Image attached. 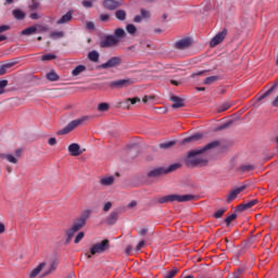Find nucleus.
I'll return each mask as SVG.
<instances>
[{"mask_svg":"<svg viewBox=\"0 0 278 278\" xmlns=\"http://www.w3.org/2000/svg\"><path fill=\"white\" fill-rule=\"evenodd\" d=\"M67 151L73 157H79L84 153L79 143H72L68 146Z\"/></svg>","mask_w":278,"mask_h":278,"instance_id":"obj_12","label":"nucleus"},{"mask_svg":"<svg viewBox=\"0 0 278 278\" xmlns=\"http://www.w3.org/2000/svg\"><path fill=\"white\" fill-rule=\"evenodd\" d=\"M256 203H257V200H252L247 203L240 204L237 207V212H244V210H251V207H253V205H255Z\"/></svg>","mask_w":278,"mask_h":278,"instance_id":"obj_17","label":"nucleus"},{"mask_svg":"<svg viewBox=\"0 0 278 278\" xmlns=\"http://www.w3.org/2000/svg\"><path fill=\"white\" fill-rule=\"evenodd\" d=\"M177 273H179V269L174 268L173 270L165 274L164 278H173V277H175V275H177Z\"/></svg>","mask_w":278,"mask_h":278,"instance_id":"obj_43","label":"nucleus"},{"mask_svg":"<svg viewBox=\"0 0 278 278\" xmlns=\"http://www.w3.org/2000/svg\"><path fill=\"white\" fill-rule=\"evenodd\" d=\"M115 16L118 21H125L127 18V12H125L124 10H117L115 12Z\"/></svg>","mask_w":278,"mask_h":278,"instance_id":"obj_30","label":"nucleus"},{"mask_svg":"<svg viewBox=\"0 0 278 278\" xmlns=\"http://www.w3.org/2000/svg\"><path fill=\"white\" fill-rule=\"evenodd\" d=\"M172 101H173V105H172V108H174V109H179V108H184V99H181V98H179V97H177V96H173L172 98Z\"/></svg>","mask_w":278,"mask_h":278,"instance_id":"obj_23","label":"nucleus"},{"mask_svg":"<svg viewBox=\"0 0 278 278\" xmlns=\"http://www.w3.org/2000/svg\"><path fill=\"white\" fill-rule=\"evenodd\" d=\"M127 36V33H125V29L117 28L114 30L113 35H106L103 37V39L100 41L101 49H110L112 47H118L121 43V40Z\"/></svg>","mask_w":278,"mask_h":278,"instance_id":"obj_2","label":"nucleus"},{"mask_svg":"<svg viewBox=\"0 0 278 278\" xmlns=\"http://www.w3.org/2000/svg\"><path fill=\"white\" fill-rule=\"evenodd\" d=\"M36 34V26H29L28 28H25L24 30H22V36H31Z\"/></svg>","mask_w":278,"mask_h":278,"instance_id":"obj_27","label":"nucleus"},{"mask_svg":"<svg viewBox=\"0 0 278 278\" xmlns=\"http://www.w3.org/2000/svg\"><path fill=\"white\" fill-rule=\"evenodd\" d=\"M197 195L193 194H169L157 199V203H188L189 201H195Z\"/></svg>","mask_w":278,"mask_h":278,"instance_id":"obj_3","label":"nucleus"},{"mask_svg":"<svg viewBox=\"0 0 278 278\" xmlns=\"http://www.w3.org/2000/svg\"><path fill=\"white\" fill-rule=\"evenodd\" d=\"M103 5L106 10H116L121 4L116 0H104Z\"/></svg>","mask_w":278,"mask_h":278,"instance_id":"obj_18","label":"nucleus"},{"mask_svg":"<svg viewBox=\"0 0 278 278\" xmlns=\"http://www.w3.org/2000/svg\"><path fill=\"white\" fill-rule=\"evenodd\" d=\"M5 232V225L3 223H0V233Z\"/></svg>","mask_w":278,"mask_h":278,"instance_id":"obj_62","label":"nucleus"},{"mask_svg":"<svg viewBox=\"0 0 278 278\" xmlns=\"http://www.w3.org/2000/svg\"><path fill=\"white\" fill-rule=\"evenodd\" d=\"M12 66H14V63H7L0 66V76L5 75V73H8V68H12Z\"/></svg>","mask_w":278,"mask_h":278,"instance_id":"obj_35","label":"nucleus"},{"mask_svg":"<svg viewBox=\"0 0 278 278\" xmlns=\"http://www.w3.org/2000/svg\"><path fill=\"white\" fill-rule=\"evenodd\" d=\"M39 7H40V3L33 1L31 10H38Z\"/></svg>","mask_w":278,"mask_h":278,"instance_id":"obj_57","label":"nucleus"},{"mask_svg":"<svg viewBox=\"0 0 278 278\" xmlns=\"http://www.w3.org/2000/svg\"><path fill=\"white\" fill-rule=\"evenodd\" d=\"M45 266H47V263H40L35 269H33L29 273V277L30 278L38 277V275H40V273L42 271V268H45Z\"/></svg>","mask_w":278,"mask_h":278,"instance_id":"obj_21","label":"nucleus"},{"mask_svg":"<svg viewBox=\"0 0 278 278\" xmlns=\"http://www.w3.org/2000/svg\"><path fill=\"white\" fill-rule=\"evenodd\" d=\"M125 103L127 108H129V103H131V105H136V103H140V98H128Z\"/></svg>","mask_w":278,"mask_h":278,"instance_id":"obj_37","label":"nucleus"},{"mask_svg":"<svg viewBox=\"0 0 278 278\" xmlns=\"http://www.w3.org/2000/svg\"><path fill=\"white\" fill-rule=\"evenodd\" d=\"M178 168H181V163H174L168 167H164L165 175H168V173H175V170H178Z\"/></svg>","mask_w":278,"mask_h":278,"instance_id":"obj_24","label":"nucleus"},{"mask_svg":"<svg viewBox=\"0 0 278 278\" xmlns=\"http://www.w3.org/2000/svg\"><path fill=\"white\" fill-rule=\"evenodd\" d=\"M35 28H36V33H38V34L49 31V27H47L45 25H35Z\"/></svg>","mask_w":278,"mask_h":278,"instance_id":"obj_39","label":"nucleus"},{"mask_svg":"<svg viewBox=\"0 0 278 278\" xmlns=\"http://www.w3.org/2000/svg\"><path fill=\"white\" fill-rule=\"evenodd\" d=\"M2 160H7L11 164H17L18 160L12 154H0Z\"/></svg>","mask_w":278,"mask_h":278,"instance_id":"obj_25","label":"nucleus"},{"mask_svg":"<svg viewBox=\"0 0 278 278\" xmlns=\"http://www.w3.org/2000/svg\"><path fill=\"white\" fill-rule=\"evenodd\" d=\"M91 214H92V210H90V208L83 211L80 216L76 219V224L81 227H85L86 223H87L88 218H90Z\"/></svg>","mask_w":278,"mask_h":278,"instance_id":"obj_11","label":"nucleus"},{"mask_svg":"<svg viewBox=\"0 0 278 278\" xmlns=\"http://www.w3.org/2000/svg\"><path fill=\"white\" fill-rule=\"evenodd\" d=\"M56 266H58V264H55V262H52L50 265V269L43 274V277H47V275H51V273H53V270H55Z\"/></svg>","mask_w":278,"mask_h":278,"instance_id":"obj_45","label":"nucleus"},{"mask_svg":"<svg viewBox=\"0 0 278 278\" xmlns=\"http://www.w3.org/2000/svg\"><path fill=\"white\" fill-rule=\"evenodd\" d=\"M172 147H175V141L160 143V149H172Z\"/></svg>","mask_w":278,"mask_h":278,"instance_id":"obj_38","label":"nucleus"},{"mask_svg":"<svg viewBox=\"0 0 278 278\" xmlns=\"http://www.w3.org/2000/svg\"><path fill=\"white\" fill-rule=\"evenodd\" d=\"M218 81V76L206 77L203 81L204 86H212V84H216Z\"/></svg>","mask_w":278,"mask_h":278,"instance_id":"obj_28","label":"nucleus"},{"mask_svg":"<svg viewBox=\"0 0 278 278\" xmlns=\"http://www.w3.org/2000/svg\"><path fill=\"white\" fill-rule=\"evenodd\" d=\"M99 112H108L110 110V104L102 102L98 105Z\"/></svg>","mask_w":278,"mask_h":278,"instance_id":"obj_40","label":"nucleus"},{"mask_svg":"<svg viewBox=\"0 0 278 278\" xmlns=\"http://www.w3.org/2000/svg\"><path fill=\"white\" fill-rule=\"evenodd\" d=\"M86 27H87V29H94V23L88 22V23L86 24Z\"/></svg>","mask_w":278,"mask_h":278,"instance_id":"obj_58","label":"nucleus"},{"mask_svg":"<svg viewBox=\"0 0 278 278\" xmlns=\"http://www.w3.org/2000/svg\"><path fill=\"white\" fill-rule=\"evenodd\" d=\"M142 247H144V241H140L137 247H136V251H140L142 249Z\"/></svg>","mask_w":278,"mask_h":278,"instance_id":"obj_56","label":"nucleus"},{"mask_svg":"<svg viewBox=\"0 0 278 278\" xmlns=\"http://www.w3.org/2000/svg\"><path fill=\"white\" fill-rule=\"evenodd\" d=\"M236 218H238V215H236V213L229 215L225 219L226 225H231V223H233V220H236Z\"/></svg>","mask_w":278,"mask_h":278,"instance_id":"obj_41","label":"nucleus"},{"mask_svg":"<svg viewBox=\"0 0 278 278\" xmlns=\"http://www.w3.org/2000/svg\"><path fill=\"white\" fill-rule=\"evenodd\" d=\"M225 38H227V28H224L220 33L211 39L210 47H218V45H220Z\"/></svg>","mask_w":278,"mask_h":278,"instance_id":"obj_9","label":"nucleus"},{"mask_svg":"<svg viewBox=\"0 0 278 278\" xmlns=\"http://www.w3.org/2000/svg\"><path fill=\"white\" fill-rule=\"evenodd\" d=\"M240 273H242V271L239 270V271L235 273L232 278H240Z\"/></svg>","mask_w":278,"mask_h":278,"instance_id":"obj_64","label":"nucleus"},{"mask_svg":"<svg viewBox=\"0 0 278 278\" xmlns=\"http://www.w3.org/2000/svg\"><path fill=\"white\" fill-rule=\"evenodd\" d=\"M136 205H138V202H136V200L131 201L129 204H128V208L129 210H132V207H136Z\"/></svg>","mask_w":278,"mask_h":278,"instance_id":"obj_55","label":"nucleus"},{"mask_svg":"<svg viewBox=\"0 0 278 278\" xmlns=\"http://www.w3.org/2000/svg\"><path fill=\"white\" fill-rule=\"evenodd\" d=\"M50 38L58 40V38H64V31H53L50 34Z\"/></svg>","mask_w":278,"mask_h":278,"instance_id":"obj_36","label":"nucleus"},{"mask_svg":"<svg viewBox=\"0 0 278 278\" xmlns=\"http://www.w3.org/2000/svg\"><path fill=\"white\" fill-rule=\"evenodd\" d=\"M102 210L103 212H110V210H112V202L104 203Z\"/></svg>","mask_w":278,"mask_h":278,"instance_id":"obj_49","label":"nucleus"},{"mask_svg":"<svg viewBox=\"0 0 278 278\" xmlns=\"http://www.w3.org/2000/svg\"><path fill=\"white\" fill-rule=\"evenodd\" d=\"M117 222H118V212L116 211L111 212L105 219L106 225H116Z\"/></svg>","mask_w":278,"mask_h":278,"instance_id":"obj_14","label":"nucleus"},{"mask_svg":"<svg viewBox=\"0 0 278 278\" xmlns=\"http://www.w3.org/2000/svg\"><path fill=\"white\" fill-rule=\"evenodd\" d=\"M56 58L53 53H47L41 56V62H51V60H55Z\"/></svg>","mask_w":278,"mask_h":278,"instance_id":"obj_31","label":"nucleus"},{"mask_svg":"<svg viewBox=\"0 0 278 278\" xmlns=\"http://www.w3.org/2000/svg\"><path fill=\"white\" fill-rule=\"evenodd\" d=\"M278 88V80H276L274 83V85L262 96L258 97L257 101H264V99H266V97H268V94H270L271 92H274L276 89Z\"/></svg>","mask_w":278,"mask_h":278,"instance_id":"obj_22","label":"nucleus"},{"mask_svg":"<svg viewBox=\"0 0 278 278\" xmlns=\"http://www.w3.org/2000/svg\"><path fill=\"white\" fill-rule=\"evenodd\" d=\"M123 64V59L121 56H112L105 63L100 65V68H114Z\"/></svg>","mask_w":278,"mask_h":278,"instance_id":"obj_8","label":"nucleus"},{"mask_svg":"<svg viewBox=\"0 0 278 278\" xmlns=\"http://www.w3.org/2000/svg\"><path fill=\"white\" fill-rule=\"evenodd\" d=\"M84 236H85L84 231H80V232L75 237V240H74L75 244H79V242H81V240H84Z\"/></svg>","mask_w":278,"mask_h":278,"instance_id":"obj_46","label":"nucleus"},{"mask_svg":"<svg viewBox=\"0 0 278 278\" xmlns=\"http://www.w3.org/2000/svg\"><path fill=\"white\" fill-rule=\"evenodd\" d=\"M203 138V134L198 132L189 138H186L181 141V144H188V142H197L198 140H201Z\"/></svg>","mask_w":278,"mask_h":278,"instance_id":"obj_20","label":"nucleus"},{"mask_svg":"<svg viewBox=\"0 0 278 278\" xmlns=\"http://www.w3.org/2000/svg\"><path fill=\"white\" fill-rule=\"evenodd\" d=\"M86 71V65H78L72 71L73 77H77L78 75H81Z\"/></svg>","mask_w":278,"mask_h":278,"instance_id":"obj_26","label":"nucleus"},{"mask_svg":"<svg viewBox=\"0 0 278 278\" xmlns=\"http://www.w3.org/2000/svg\"><path fill=\"white\" fill-rule=\"evenodd\" d=\"M255 168L253 165H242L240 167L241 173H251Z\"/></svg>","mask_w":278,"mask_h":278,"instance_id":"obj_42","label":"nucleus"},{"mask_svg":"<svg viewBox=\"0 0 278 278\" xmlns=\"http://www.w3.org/2000/svg\"><path fill=\"white\" fill-rule=\"evenodd\" d=\"M100 21L101 23H108V21H110V14H101Z\"/></svg>","mask_w":278,"mask_h":278,"instance_id":"obj_50","label":"nucleus"},{"mask_svg":"<svg viewBox=\"0 0 278 278\" xmlns=\"http://www.w3.org/2000/svg\"><path fill=\"white\" fill-rule=\"evenodd\" d=\"M131 251H134V247L127 245V248H126V255H129V253H131Z\"/></svg>","mask_w":278,"mask_h":278,"instance_id":"obj_61","label":"nucleus"},{"mask_svg":"<svg viewBox=\"0 0 278 278\" xmlns=\"http://www.w3.org/2000/svg\"><path fill=\"white\" fill-rule=\"evenodd\" d=\"M84 229V227L79 226V224H77V222H74V224L72 225V227L70 229H67L65 231L66 233V242H71V240H73V237L77 233V231Z\"/></svg>","mask_w":278,"mask_h":278,"instance_id":"obj_10","label":"nucleus"},{"mask_svg":"<svg viewBox=\"0 0 278 278\" xmlns=\"http://www.w3.org/2000/svg\"><path fill=\"white\" fill-rule=\"evenodd\" d=\"M115 180L114 176H104L100 178V186H114Z\"/></svg>","mask_w":278,"mask_h":278,"instance_id":"obj_16","label":"nucleus"},{"mask_svg":"<svg viewBox=\"0 0 278 278\" xmlns=\"http://www.w3.org/2000/svg\"><path fill=\"white\" fill-rule=\"evenodd\" d=\"M175 47L180 51H184V49H190V47H192V39L191 38L180 39L175 43Z\"/></svg>","mask_w":278,"mask_h":278,"instance_id":"obj_13","label":"nucleus"},{"mask_svg":"<svg viewBox=\"0 0 278 278\" xmlns=\"http://www.w3.org/2000/svg\"><path fill=\"white\" fill-rule=\"evenodd\" d=\"M134 79L131 78H125V79H118L113 80L109 83V86L114 90H121L122 88H129V86H132Z\"/></svg>","mask_w":278,"mask_h":278,"instance_id":"obj_6","label":"nucleus"},{"mask_svg":"<svg viewBox=\"0 0 278 278\" xmlns=\"http://www.w3.org/2000/svg\"><path fill=\"white\" fill-rule=\"evenodd\" d=\"M47 79L49 81H58L60 79V76L58 75V73H55V71H51L47 74Z\"/></svg>","mask_w":278,"mask_h":278,"instance_id":"obj_29","label":"nucleus"},{"mask_svg":"<svg viewBox=\"0 0 278 278\" xmlns=\"http://www.w3.org/2000/svg\"><path fill=\"white\" fill-rule=\"evenodd\" d=\"M10 30V25H2L0 26V34H3V31Z\"/></svg>","mask_w":278,"mask_h":278,"instance_id":"obj_53","label":"nucleus"},{"mask_svg":"<svg viewBox=\"0 0 278 278\" xmlns=\"http://www.w3.org/2000/svg\"><path fill=\"white\" fill-rule=\"evenodd\" d=\"M126 30L128 34H131V35L136 34V31H137L136 26L134 24L127 25Z\"/></svg>","mask_w":278,"mask_h":278,"instance_id":"obj_44","label":"nucleus"},{"mask_svg":"<svg viewBox=\"0 0 278 278\" xmlns=\"http://www.w3.org/2000/svg\"><path fill=\"white\" fill-rule=\"evenodd\" d=\"M30 18H31L33 21H38V18H40V16H38V13H31V14H30Z\"/></svg>","mask_w":278,"mask_h":278,"instance_id":"obj_59","label":"nucleus"},{"mask_svg":"<svg viewBox=\"0 0 278 278\" xmlns=\"http://www.w3.org/2000/svg\"><path fill=\"white\" fill-rule=\"evenodd\" d=\"M81 4L85 7V8H92V1L90 0H84L81 2Z\"/></svg>","mask_w":278,"mask_h":278,"instance_id":"obj_51","label":"nucleus"},{"mask_svg":"<svg viewBox=\"0 0 278 278\" xmlns=\"http://www.w3.org/2000/svg\"><path fill=\"white\" fill-rule=\"evenodd\" d=\"M109 249H110V240L104 239L101 242H98L90 248V253L87 254V257L88 260H90L92 255H101L102 253H105V251H108Z\"/></svg>","mask_w":278,"mask_h":278,"instance_id":"obj_5","label":"nucleus"},{"mask_svg":"<svg viewBox=\"0 0 278 278\" xmlns=\"http://www.w3.org/2000/svg\"><path fill=\"white\" fill-rule=\"evenodd\" d=\"M166 175L164 167H157L148 173V177H160Z\"/></svg>","mask_w":278,"mask_h":278,"instance_id":"obj_19","label":"nucleus"},{"mask_svg":"<svg viewBox=\"0 0 278 278\" xmlns=\"http://www.w3.org/2000/svg\"><path fill=\"white\" fill-rule=\"evenodd\" d=\"M274 108H278V97L271 102Z\"/></svg>","mask_w":278,"mask_h":278,"instance_id":"obj_63","label":"nucleus"},{"mask_svg":"<svg viewBox=\"0 0 278 278\" xmlns=\"http://www.w3.org/2000/svg\"><path fill=\"white\" fill-rule=\"evenodd\" d=\"M71 21H73V13L70 11L56 21V25H66V23H71Z\"/></svg>","mask_w":278,"mask_h":278,"instance_id":"obj_15","label":"nucleus"},{"mask_svg":"<svg viewBox=\"0 0 278 278\" xmlns=\"http://www.w3.org/2000/svg\"><path fill=\"white\" fill-rule=\"evenodd\" d=\"M204 73H207V71H200L198 73L192 74L191 77H197L199 75H204Z\"/></svg>","mask_w":278,"mask_h":278,"instance_id":"obj_60","label":"nucleus"},{"mask_svg":"<svg viewBox=\"0 0 278 278\" xmlns=\"http://www.w3.org/2000/svg\"><path fill=\"white\" fill-rule=\"evenodd\" d=\"M225 212H227L226 208H220V210H218L217 212H215L214 217H215V218H222V217H223V214H225Z\"/></svg>","mask_w":278,"mask_h":278,"instance_id":"obj_48","label":"nucleus"},{"mask_svg":"<svg viewBox=\"0 0 278 278\" xmlns=\"http://www.w3.org/2000/svg\"><path fill=\"white\" fill-rule=\"evenodd\" d=\"M87 121H90L89 115H85L80 118L74 119L70 122L63 129L58 130V136H66V134H71L74 129H77L79 125H84Z\"/></svg>","mask_w":278,"mask_h":278,"instance_id":"obj_4","label":"nucleus"},{"mask_svg":"<svg viewBox=\"0 0 278 278\" xmlns=\"http://www.w3.org/2000/svg\"><path fill=\"white\" fill-rule=\"evenodd\" d=\"M220 147V141H212L202 148L191 150L187 153L185 157V164L187 166H207V151L212 149H218Z\"/></svg>","mask_w":278,"mask_h":278,"instance_id":"obj_1","label":"nucleus"},{"mask_svg":"<svg viewBox=\"0 0 278 278\" xmlns=\"http://www.w3.org/2000/svg\"><path fill=\"white\" fill-rule=\"evenodd\" d=\"M48 144H50V147H55V144H58V140L52 137L48 140Z\"/></svg>","mask_w":278,"mask_h":278,"instance_id":"obj_52","label":"nucleus"},{"mask_svg":"<svg viewBox=\"0 0 278 278\" xmlns=\"http://www.w3.org/2000/svg\"><path fill=\"white\" fill-rule=\"evenodd\" d=\"M7 86H8V80L0 81V94H3V92H5Z\"/></svg>","mask_w":278,"mask_h":278,"instance_id":"obj_47","label":"nucleus"},{"mask_svg":"<svg viewBox=\"0 0 278 278\" xmlns=\"http://www.w3.org/2000/svg\"><path fill=\"white\" fill-rule=\"evenodd\" d=\"M243 190H247V186L244 185L241 187L232 188L227 194L226 202L231 203L232 201H236V199H238V194L243 192Z\"/></svg>","mask_w":278,"mask_h":278,"instance_id":"obj_7","label":"nucleus"},{"mask_svg":"<svg viewBox=\"0 0 278 278\" xmlns=\"http://www.w3.org/2000/svg\"><path fill=\"white\" fill-rule=\"evenodd\" d=\"M141 17L142 18H149V11L141 9Z\"/></svg>","mask_w":278,"mask_h":278,"instance_id":"obj_54","label":"nucleus"},{"mask_svg":"<svg viewBox=\"0 0 278 278\" xmlns=\"http://www.w3.org/2000/svg\"><path fill=\"white\" fill-rule=\"evenodd\" d=\"M231 108V102H224L222 105L217 108V112H227Z\"/></svg>","mask_w":278,"mask_h":278,"instance_id":"obj_34","label":"nucleus"},{"mask_svg":"<svg viewBox=\"0 0 278 278\" xmlns=\"http://www.w3.org/2000/svg\"><path fill=\"white\" fill-rule=\"evenodd\" d=\"M88 58H89L90 62H99V52L93 50L88 53Z\"/></svg>","mask_w":278,"mask_h":278,"instance_id":"obj_32","label":"nucleus"},{"mask_svg":"<svg viewBox=\"0 0 278 278\" xmlns=\"http://www.w3.org/2000/svg\"><path fill=\"white\" fill-rule=\"evenodd\" d=\"M13 16L17 21H23V18H25V13L23 11H21V10H14L13 11Z\"/></svg>","mask_w":278,"mask_h":278,"instance_id":"obj_33","label":"nucleus"}]
</instances>
